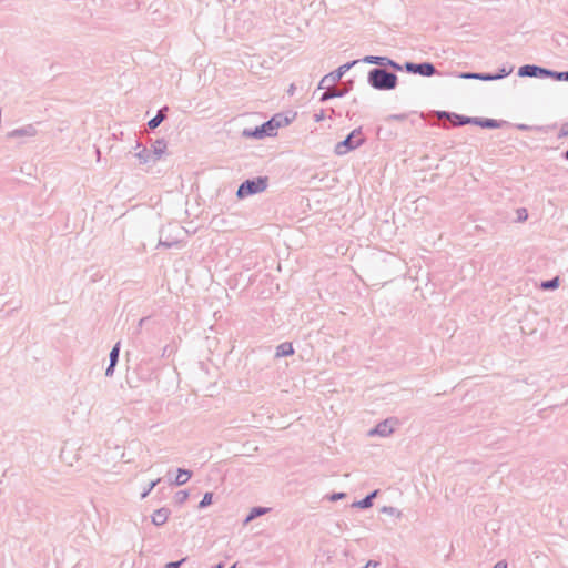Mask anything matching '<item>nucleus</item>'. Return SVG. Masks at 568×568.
<instances>
[{
	"mask_svg": "<svg viewBox=\"0 0 568 568\" xmlns=\"http://www.w3.org/2000/svg\"><path fill=\"white\" fill-rule=\"evenodd\" d=\"M288 124V119L283 118L281 115L273 116L270 121L265 122L261 126L256 128L254 131L248 132L244 131V135L253 136V138H263L264 135L273 136L276 134L277 130Z\"/></svg>",
	"mask_w": 568,
	"mask_h": 568,
	"instance_id": "1",
	"label": "nucleus"
},
{
	"mask_svg": "<svg viewBox=\"0 0 568 568\" xmlns=\"http://www.w3.org/2000/svg\"><path fill=\"white\" fill-rule=\"evenodd\" d=\"M369 81L377 89H393L396 85L397 78L382 69H375L369 72Z\"/></svg>",
	"mask_w": 568,
	"mask_h": 568,
	"instance_id": "2",
	"label": "nucleus"
},
{
	"mask_svg": "<svg viewBox=\"0 0 568 568\" xmlns=\"http://www.w3.org/2000/svg\"><path fill=\"white\" fill-rule=\"evenodd\" d=\"M267 186L266 178H257L255 180H247L237 190V195L244 197L251 194L262 192Z\"/></svg>",
	"mask_w": 568,
	"mask_h": 568,
	"instance_id": "3",
	"label": "nucleus"
},
{
	"mask_svg": "<svg viewBox=\"0 0 568 568\" xmlns=\"http://www.w3.org/2000/svg\"><path fill=\"white\" fill-rule=\"evenodd\" d=\"M363 141V133L359 130H354L344 141L336 145V153L345 154L346 152L359 146Z\"/></svg>",
	"mask_w": 568,
	"mask_h": 568,
	"instance_id": "4",
	"label": "nucleus"
},
{
	"mask_svg": "<svg viewBox=\"0 0 568 568\" xmlns=\"http://www.w3.org/2000/svg\"><path fill=\"white\" fill-rule=\"evenodd\" d=\"M407 69L409 71L418 72L422 75H432L435 72V69L430 63H423V64L408 63Z\"/></svg>",
	"mask_w": 568,
	"mask_h": 568,
	"instance_id": "5",
	"label": "nucleus"
},
{
	"mask_svg": "<svg viewBox=\"0 0 568 568\" xmlns=\"http://www.w3.org/2000/svg\"><path fill=\"white\" fill-rule=\"evenodd\" d=\"M170 510L168 508H160L152 515V523L156 526L165 524L169 519Z\"/></svg>",
	"mask_w": 568,
	"mask_h": 568,
	"instance_id": "6",
	"label": "nucleus"
},
{
	"mask_svg": "<svg viewBox=\"0 0 568 568\" xmlns=\"http://www.w3.org/2000/svg\"><path fill=\"white\" fill-rule=\"evenodd\" d=\"M294 352L291 343H283L277 347L276 355L277 356H286L292 355Z\"/></svg>",
	"mask_w": 568,
	"mask_h": 568,
	"instance_id": "7",
	"label": "nucleus"
},
{
	"mask_svg": "<svg viewBox=\"0 0 568 568\" xmlns=\"http://www.w3.org/2000/svg\"><path fill=\"white\" fill-rule=\"evenodd\" d=\"M537 71H540V72H546L545 70L542 69H538L537 67H530V65H526V67H523L519 71V74L520 75H536V72Z\"/></svg>",
	"mask_w": 568,
	"mask_h": 568,
	"instance_id": "8",
	"label": "nucleus"
},
{
	"mask_svg": "<svg viewBox=\"0 0 568 568\" xmlns=\"http://www.w3.org/2000/svg\"><path fill=\"white\" fill-rule=\"evenodd\" d=\"M190 477H191L190 471L180 469L176 475L175 483L178 485H183L190 479Z\"/></svg>",
	"mask_w": 568,
	"mask_h": 568,
	"instance_id": "9",
	"label": "nucleus"
},
{
	"mask_svg": "<svg viewBox=\"0 0 568 568\" xmlns=\"http://www.w3.org/2000/svg\"><path fill=\"white\" fill-rule=\"evenodd\" d=\"M118 356H119V344H116L110 353L111 364H110V367L106 369V374H109L111 368L114 366L115 362L118 361Z\"/></svg>",
	"mask_w": 568,
	"mask_h": 568,
	"instance_id": "10",
	"label": "nucleus"
},
{
	"mask_svg": "<svg viewBox=\"0 0 568 568\" xmlns=\"http://www.w3.org/2000/svg\"><path fill=\"white\" fill-rule=\"evenodd\" d=\"M163 119H164V115L160 111V113L156 116H154L153 119H151L148 124L151 129H155L163 121Z\"/></svg>",
	"mask_w": 568,
	"mask_h": 568,
	"instance_id": "11",
	"label": "nucleus"
},
{
	"mask_svg": "<svg viewBox=\"0 0 568 568\" xmlns=\"http://www.w3.org/2000/svg\"><path fill=\"white\" fill-rule=\"evenodd\" d=\"M265 513H266L265 508H254V509H252V511H251L250 516L247 517L246 521H250L253 518H255L257 516H261V515H263Z\"/></svg>",
	"mask_w": 568,
	"mask_h": 568,
	"instance_id": "12",
	"label": "nucleus"
},
{
	"mask_svg": "<svg viewBox=\"0 0 568 568\" xmlns=\"http://www.w3.org/2000/svg\"><path fill=\"white\" fill-rule=\"evenodd\" d=\"M213 495L212 493H206L203 499L200 501V507H206L212 504Z\"/></svg>",
	"mask_w": 568,
	"mask_h": 568,
	"instance_id": "13",
	"label": "nucleus"
},
{
	"mask_svg": "<svg viewBox=\"0 0 568 568\" xmlns=\"http://www.w3.org/2000/svg\"><path fill=\"white\" fill-rule=\"evenodd\" d=\"M558 286V278H554L551 281H548V282H544L541 284V287L545 288V290H548V288H556Z\"/></svg>",
	"mask_w": 568,
	"mask_h": 568,
	"instance_id": "14",
	"label": "nucleus"
},
{
	"mask_svg": "<svg viewBox=\"0 0 568 568\" xmlns=\"http://www.w3.org/2000/svg\"><path fill=\"white\" fill-rule=\"evenodd\" d=\"M518 220L525 221L528 217L526 209H520L517 211Z\"/></svg>",
	"mask_w": 568,
	"mask_h": 568,
	"instance_id": "15",
	"label": "nucleus"
},
{
	"mask_svg": "<svg viewBox=\"0 0 568 568\" xmlns=\"http://www.w3.org/2000/svg\"><path fill=\"white\" fill-rule=\"evenodd\" d=\"M376 495V493H374L372 496H368L366 497L363 501H362V506L363 507H368L371 506V499Z\"/></svg>",
	"mask_w": 568,
	"mask_h": 568,
	"instance_id": "16",
	"label": "nucleus"
},
{
	"mask_svg": "<svg viewBox=\"0 0 568 568\" xmlns=\"http://www.w3.org/2000/svg\"><path fill=\"white\" fill-rule=\"evenodd\" d=\"M184 559H182L181 561H173V562H169L165 568H179L181 562L183 561Z\"/></svg>",
	"mask_w": 568,
	"mask_h": 568,
	"instance_id": "17",
	"label": "nucleus"
},
{
	"mask_svg": "<svg viewBox=\"0 0 568 568\" xmlns=\"http://www.w3.org/2000/svg\"><path fill=\"white\" fill-rule=\"evenodd\" d=\"M557 79H559V80H567L568 81V72L559 73L557 75Z\"/></svg>",
	"mask_w": 568,
	"mask_h": 568,
	"instance_id": "18",
	"label": "nucleus"
},
{
	"mask_svg": "<svg viewBox=\"0 0 568 568\" xmlns=\"http://www.w3.org/2000/svg\"><path fill=\"white\" fill-rule=\"evenodd\" d=\"M494 568H507V564L505 561H498Z\"/></svg>",
	"mask_w": 568,
	"mask_h": 568,
	"instance_id": "19",
	"label": "nucleus"
},
{
	"mask_svg": "<svg viewBox=\"0 0 568 568\" xmlns=\"http://www.w3.org/2000/svg\"><path fill=\"white\" fill-rule=\"evenodd\" d=\"M376 567H377V562L368 561L364 568H376Z\"/></svg>",
	"mask_w": 568,
	"mask_h": 568,
	"instance_id": "20",
	"label": "nucleus"
},
{
	"mask_svg": "<svg viewBox=\"0 0 568 568\" xmlns=\"http://www.w3.org/2000/svg\"><path fill=\"white\" fill-rule=\"evenodd\" d=\"M187 498V494L183 493V496H180L181 501L185 500Z\"/></svg>",
	"mask_w": 568,
	"mask_h": 568,
	"instance_id": "21",
	"label": "nucleus"
},
{
	"mask_svg": "<svg viewBox=\"0 0 568 568\" xmlns=\"http://www.w3.org/2000/svg\"><path fill=\"white\" fill-rule=\"evenodd\" d=\"M187 498V494L183 493V496H180L181 501L185 500Z\"/></svg>",
	"mask_w": 568,
	"mask_h": 568,
	"instance_id": "22",
	"label": "nucleus"
},
{
	"mask_svg": "<svg viewBox=\"0 0 568 568\" xmlns=\"http://www.w3.org/2000/svg\"><path fill=\"white\" fill-rule=\"evenodd\" d=\"M163 152H164V150H163V149H158V151H156L158 158H159Z\"/></svg>",
	"mask_w": 568,
	"mask_h": 568,
	"instance_id": "23",
	"label": "nucleus"
},
{
	"mask_svg": "<svg viewBox=\"0 0 568 568\" xmlns=\"http://www.w3.org/2000/svg\"><path fill=\"white\" fill-rule=\"evenodd\" d=\"M467 78H477V75H471V74H468L466 75Z\"/></svg>",
	"mask_w": 568,
	"mask_h": 568,
	"instance_id": "24",
	"label": "nucleus"
},
{
	"mask_svg": "<svg viewBox=\"0 0 568 568\" xmlns=\"http://www.w3.org/2000/svg\"><path fill=\"white\" fill-rule=\"evenodd\" d=\"M481 79L489 80V79H493V77H483Z\"/></svg>",
	"mask_w": 568,
	"mask_h": 568,
	"instance_id": "25",
	"label": "nucleus"
},
{
	"mask_svg": "<svg viewBox=\"0 0 568 568\" xmlns=\"http://www.w3.org/2000/svg\"><path fill=\"white\" fill-rule=\"evenodd\" d=\"M327 98H328V94H327V93H325V94L323 95V100H325V99H327Z\"/></svg>",
	"mask_w": 568,
	"mask_h": 568,
	"instance_id": "26",
	"label": "nucleus"
},
{
	"mask_svg": "<svg viewBox=\"0 0 568 568\" xmlns=\"http://www.w3.org/2000/svg\"><path fill=\"white\" fill-rule=\"evenodd\" d=\"M467 122H468V120H466V121H459V123H460V124H464V123H467Z\"/></svg>",
	"mask_w": 568,
	"mask_h": 568,
	"instance_id": "27",
	"label": "nucleus"
},
{
	"mask_svg": "<svg viewBox=\"0 0 568 568\" xmlns=\"http://www.w3.org/2000/svg\"><path fill=\"white\" fill-rule=\"evenodd\" d=\"M566 158L568 159V150H567V153H566Z\"/></svg>",
	"mask_w": 568,
	"mask_h": 568,
	"instance_id": "28",
	"label": "nucleus"
},
{
	"mask_svg": "<svg viewBox=\"0 0 568 568\" xmlns=\"http://www.w3.org/2000/svg\"><path fill=\"white\" fill-rule=\"evenodd\" d=\"M216 568H222V566H221V565H219Z\"/></svg>",
	"mask_w": 568,
	"mask_h": 568,
	"instance_id": "29",
	"label": "nucleus"
},
{
	"mask_svg": "<svg viewBox=\"0 0 568 568\" xmlns=\"http://www.w3.org/2000/svg\"><path fill=\"white\" fill-rule=\"evenodd\" d=\"M235 567H236V565H233L231 568H235Z\"/></svg>",
	"mask_w": 568,
	"mask_h": 568,
	"instance_id": "30",
	"label": "nucleus"
}]
</instances>
